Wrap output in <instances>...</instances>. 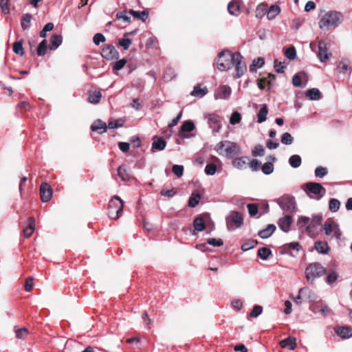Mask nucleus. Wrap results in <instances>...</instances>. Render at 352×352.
Instances as JSON below:
<instances>
[{"mask_svg": "<svg viewBox=\"0 0 352 352\" xmlns=\"http://www.w3.org/2000/svg\"><path fill=\"white\" fill-rule=\"evenodd\" d=\"M306 74L305 72H300L296 74L292 78V84L296 87H299L301 86L302 77L305 76Z\"/></svg>", "mask_w": 352, "mask_h": 352, "instance_id": "obj_40", "label": "nucleus"}, {"mask_svg": "<svg viewBox=\"0 0 352 352\" xmlns=\"http://www.w3.org/2000/svg\"><path fill=\"white\" fill-rule=\"evenodd\" d=\"M195 129V125L194 122L191 120L184 121L181 127L180 131L179 132V136L182 139H188L192 137V135H189L186 133V132H191Z\"/></svg>", "mask_w": 352, "mask_h": 352, "instance_id": "obj_13", "label": "nucleus"}, {"mask_svg": "<svg viewBox=\"0 0 352 352\" xmlns=\"http://www.w3.org/2000/svg\"><path fill=\"white\" fill-rule=\"evenodd\" d=\"M276 229L275 225L269 224L265 229L259 231L258 235L261 239H267L275 232Z\"/></svg>", "mask_w": 352, "mask_h": 352, "instance_id": "obj_24", "label": "nucleus"}, {"mask_svg": "<svg viewBox=\"0 0 352 352\" xmlns=\"http://www.w3.org/2000/svg\"><path fill=\"white\" fill-rule=\"evenodd\" d=\"M264 64V60L262 58H258L254 59L252 62V64L250 65V69L252 70L253 68H261Z\"/></svg>", "mask_w": 352, "mask_h": 352, "instance_id": "obj_64", "label": "nucleus"}, {"mask_svg": "<svg viewBox=\"0 0 352 352\" xmlns=\"http://www.w3.org/2000/svg\"><path fill=\"white\" fill-rule=\"evenodd\" d=\"M228 10L231 15H239L240 13V2L237 0L230 1L228 6Z\"/></svg>", "mask_w": 352, "mask_h": 352, "instance_id": "obj_25", "label": "nucleus"}, {"mask_svg": "<svg viewBox=\"0 0 352 352\" xmlns=\"http://www.w3.org/2000/svg\"><path fill=\"white\" fill-rule=\"evenodd\" d=\"M305 191L307 196L316 200H320L326 193V189L317 182H307Z\"/></svg>", "mask_w": 352, "mask_h": 352, "instance_id": "obj_7", "label": "nucleus"}, {"mask_svg": "<svg viewBox=\"0 0 352 352\" xmlns=\"http://www.w3.org/2000/svg\"><path fill=\"white\" fill-rule=\"evenodd\" d=\"M280 12V8L278 6L272 5L270 7L267 12V18L269 20L274 19Z\"/></svg>", "mask_w": 352, "mask_h": 352, "instance_id": "obj_33", "label": "nucleus"}, {"mask_svg": "<svg viewBox=\"0 0 352 352\" xmlns=\"http://www.w3.org/2000/svg\"><path fill=\"white\" fill-rule=\"evenodd\" d=\"M306 96L310 100H318L321 98V93L318 89L311 88L306 91Z\"/></svg>", "mask_w": 352, "mask_h": 352, "instance_id": "obj_30", "label": "nucleus"}, {"mask_svg": "<svg viewBox=\"0 0 352 352\" xmlns=\"http://www.w3.org/2000/svg\"><path fill=\"white\" fill-rule=\"evenodd\" d=\"M217 67L221 72H224L234 67V77H241L246 70L243 57L239 52L232 53L229 50H222L217 57Z\"/></svg>", "mask_w": 352, "mask_h": 352, "instance_id": "obj_1", "label": "nucleus"}, {"mask_svg": "<svg viewBox=\"0 0 352 352\" xmlns=\"http://www.w3.org/2000/svg\"><path fill=\"white\" fill-rule=\"evenodd\" d=\"M16 337L18 339H24V338L28 334V329L23 327L21 329H18L15 331Z\"/></svg>", "mask_w": 352, "mask_h": 352, "instance_id": "obj_59", "label": "nucleus"}, {"mask_svg": "<svg viewBox=\"0 0 352 352\" xmlns=\"http://www.w3.org/2000/svg\"><path fill=\"white\" fill-rule=\"evenodd\" d=\"M292 222V217L289 214H287L280 218L278 223L280 230L285 232H288L290 230V226Z\"/></svg>", "mask_w": 352, "mask_h": 352, "instance_id": "obj_16", "label": "nucleus"}, {"mask_svg": "<svg viewBox=\"0 0 352 352\" xmlns=\"http://www.w3.org/2000/svg\"><path fill=\"white\" fill-rule=\"evenodd\" d=\"M231 88L228 85H221L218 87L214 93V98L217 99H228L231 94Z\"/></svg>", "mask_w": 352, "mask_h": 352, "instance_id": "obj_15", "label": "nucleus"}, {"mask_svg": "<svg viewBox=\"0 0 352 352\" xmlns=\"http://www.w3.org/2000/svg\"><path fill=\"white\" fill-rule=\"evenodd\" d=\"M279 344L282 348L294 350L296 346V338L294 337H288L280 340Z\"/></svg>", "mask_w": 352, "mask_h": 352, "instance_id": "obj_22", "label": "nucleus"}, {"mask_svg": "<svg viewBox=\"0 0 352 352\" xmlns=\"http://www.w3.org/2000/svg\"><path fill=\"white\" fill-rule=\"evenodd\" d=\"M340 207V201L337 199L332 198L329 200V209L332 212H337Z\"/></svg>", "mask_w": 352, "mask_h": 352, "instance_id": "obj_39", "label": "nucleus"}, {"mask_svg": "<svg viewBox=\"0 0 352 352\" xmlns=\"http://www.w3.org/2000/svg\"><path fill=\"white\" fill-rule=\"evenodd\" d=\"M285 56L289 60H294L296 56V51L294 47H290L285 51Z\"/></svg>", "mask_w": 352, "mask_h": 352, "instance_id": "obj_52", "label": "nucleus"}, {"mask_svg": "<svg viewBox=\"0 0 352 352\" xmlns=\"http://www.w3.org/2000/svg\"><path fill=\"white\" fill-rule=\"evenodd\" d=\"M276 202L284 212L292 213L297 210V204L294 196L284 195L277 199Z\"/></svg>", "mask_w": 352, "mask_h": 352, "instance_id": "obj_6", "label": "nucleus"}, {"mask_svg": "<svg viewBox=\"0 0 352 352\" xmlns=\"http://www.w3.org/2000/svg\"><path fill=\"white\" fill-rule=\"evenodd\" d=\"M263 307L261 305H254L249 316L251 318H257L262 314Z\"/></svg>", "mask_w": 352, "mask_h": 352, "instance_id": "obj_51", "label": "nucleus"}, {"mask_svg": "<svg viewBox=\"0 0 352 352\" xmlns=\"http://www.w3.org/2000/svg\"><path fill=\"white\" fill-rule=\"evenodd\" d=\"M217 171V166L215 164L210 163L208 164L205 167V173L208 175H213Z\"/></svg>", "mask_w": 352, "mask_h": 352, "instance_id": "obj_56", "label": "nucleus"}, {"mask_svg": "<svg viewBox=\"0 0 352 352\" xmlns=\"http://www.w3.org/2000/svg\"><path fill=\"white\" fill-rule=\"evenodd\" d=\"M208 93L206 87L201 88L199 86H195L193 90L191 91L190 95L195 97L201 98Z\"/></svg>", "mask_w": 352, "mask_h": 352, "instance_id": "obj_34", "label": "nucleus"}, {"mask_svg": "<svg viewBox=\"0 0 352 352\" xmlns=\"http://www.w3.org/2000/svg\"><path fill=\"white\" fill-rule=\"evenodd\" d=\"M126 63V60L125 58L120 59V60L116 61V63H114L113 69V70H116V71L120 70L125 66Z\"/></svg>", "mask_w": 352, "mask_h": 352, "instance_id": "obj_61", "label": "nucleus"}, {"mask_svg": "<svg viewBox=\"0 0 352 352\" xmlns=\"http://www.w3.org/2000/svg\"><path fill=\"white\" fill-rule=\"evenodd\" d=\"M193 226L198 232H202L205 230V223L201 217H196L193 221Z\"/></svg>", "mask_w": 352, "mask_h": 352, "instance_id": "obj_36", "label": "nucleus"}, {"mask_svg": "<svg viewBox=\"0 0 352 352\" xmlns=\"http://www.w3.org/2000/svg\"><path fill=\"white\" fill-rule=\"evenodd\" d=\"M324 234L329 239H336L340 240L342 236V232L337 222L332 219H327L322 225Z\"/></svg>", "mask_w": 352, "mask_h": 352, "instance_id": "obj_8", "label": "nucleus"}, {"mask_svg": "<svg viewBox=\"0 0 352 352\" xmlns=\"http://www.w3.org/2000/svg\"><path fill=\"white\" fill-rule=\"evenodd\" d=\"M54 25L52 23H47L43 30L40 32V36L41 38H45L47 36V32L53 30Z\"/></svg>", "mask_w": 352, "mask_h": 352, "instance_id": "obj_55", "label": "nucleus"}, {"mask_svg": "<svg viewBox=\"0 0 352 352\" xmlns=\"http://www.w3.org/2000/svg\"><path fill=\"white\" fill-rule=\"evenodd\" d=\"M35 226V220L34 217H30L28 219V226L23 229L25 237L29 238L33 233Z\"/></svg>", "mask_w": 352, "mask_h": 352, "instance_id": "obj_26", "label": "nucleus"}, {"mask_svg": "<svg viewBox=\"0 0 352 352\" xmlns=\"http://www.w3.org/2000/svg\"><path fill=\"white\" fill-rule=\"evenodd\" d=\"M294 139L289 133H284L281 136V143L285 145H290L293 143Z\"/></svg>", "mask_w": 352, "mask_h": 352, "instance_id": "obj_49", "label": "nucleus"}, {"mask_svg": "<svg viewBox=\"0 0 352 352\" xmlns=\"http://www.w3.org/2000/svg\"><path fill=\"white\" fill-rule=\"evenodd\" d=\"M309 309L315 314L320 313L322 316H327L330 312V309L329 307L323 304H313L310 306Z\"/></svg>", "mask_w": 352, "mask_h": 352, "instance_id": "obj_18", "label": "nucleus"}, {"mask_svg": "<svg viewBox=\"0 0 352 352\" xmlns=\"http://www.w3.org/2000/svg\"><path fill=\"white\" fill-rule=\"evenodd\" d=\"M47 41L43 40L37 47V54L39 56H43L47 52Z\"/></svg>", "mask_w": 352, "mask_h": 352, "instance_id": "obj_45", "label": "nucleus"}, {"mask_svg": "<svg viewBox=\"0 0 352 352\" xmlns=\"http://www.w3.org/2000/svg\"><path fill=\"white\" fill-rule=\"evenodd\" d=\"M40 195L42 202H48L52 199V189L47 182L41 184Z\"/></svg>", "mask_w": 352, "mask_h": 352, "instance_id": "obj_14", "label": "nucleus"}, {"mask_svg": "<svg viewBox=\"0 0 352 352\" xmlns=\"http://www.w3.org/2000/svg\"><path fill=\"white\" fill-rule=\"evenodd\" d=\"M13 51L15 54H19L20 56H23L24 54L22 40L14 43Z\"/></svg>", "mask_w": 352, "mask_h": 352, "instance_id": "obj_44", "label": "nucleus"}, {"mask_svg": "<svg viewBox=\"0 0 352 352\" xmlns=\"http://www.w3.org/2000/svg\"><path fill=\"white\" fill-rule=\"evenodd\" d=\"M272 254L270 248L263 247L258 250V256L263 260H266Z\"/></svg>", "mask_w": 352, "mask_h": 352, "instance_id": "obj_43", "label": "nucleus"}, {"mask_svg": "<svg viewBox=\"0 0 352 352\" xmlns=\"http://www.w3.org/2000/svg\"><path fill=\"white\" fill-rule=\"evenodd\" d=\"M227 228L229 230H233L235 228L241 227L243 224V219L240 212L237 211H230L226 218Z\"/></svg>", "mask_w": 352, "mask_h": 352, "instance_id": "obj_10", "label": "nucleus"}, {"mask_svg": "<svg viewBox=\"0 0 352 352\" xmlns=\"http://www.w3.org/2000/svg\"><path fill=\"white\" fill-rule=\"evenodd\" d=\"M327 169L325 167L318 166L315 169V176L316 177L322 178L327 174Z\"/></svg>", "mask_w": 352, "mask_h": 352, "instance_id": "obj_54", "label": "nucleus"}, {"mask_svg": "<svg viewBox=\"0 0 352 352\" xmlns=\"http://www.w3.org/2000/svg\"><path fill=\"white\" fill-rule=\"evenodd\" d=\"M339 276L338 273L335 270H329L326 277V282L328 284H332L336 281Z\"/></svg>", "mask_w": 352, "mask_h": 352, "instance_id": "obj_41", "label": "nucleus"}, {"mask_svg": "<svg viewBox=\"0 0 352 352\" xmlns=\"http://www.w3.org/2000/svg\"><path fill=\"white\" fill-rule=\"evenodd\" d=\"M102 98L100 91H94L89 95L88 101L91 104H98Z\"/></svg>", "mask_w": 352, "mask_h": 352, "instance_id": "obj_35", "label": "nucleus"}, {"mask_svg": "<svg viewBox=\"0 0 352 352\" xmlns=\"http://www.w3.org/2000/svg\"><path fill=\"white\" fill-rule=\"evenodd\" d=\"M252 155L254 157L263 156L265 154L263 146L261 144L256 145L252 152Z\"/></svg>", "mask_w": 352, "mask_h": 352, "instance_id": "obj_53", "label": "nucleus"}, {"mask_svg": "<svg viewBox=\"0 0 352 352\" xmlns=\"http://www.w3.org/2000/svg\"><path fill=\"white\" fill-rule=\"evenodd\" d=\"M318 57L320 62H325L329 59V55L327 53V45L324 41H320L318 45Z\"/></svg>", "mask_w": 352, "mask_h": 352, "instance_id": "obj_17", "label": "nucleus"}, {"mask_svg": "<svg viewBox=\"0 0 352 352\" xmlns=\"http://www.w3.org/2000/svg\"><path fill=\"white\" fill-rule=\"evenodd\" d=\"M256 243H257L255 241H246V242H245L244 243L242 244L241 250L243 252H246V251H248V250H249L250 249L254 248Z\"/></svg>", "mask_w": 352, "mask_h": 352, "instance_id": "obj_58", "label": "nucleus"}, {"mask_svg": "<svg viewBox=\"0 0 352 352\" xmlns=\"http://www.w3.org/2000/svg\"><path fill=\"white\" fill-rule=\"evenodd\" d=\"M32 19V15L30 13L23 14L21 16V25L23 30L30 28V22Z\"/></svg>", "mask_w": 352, "mask_h": 352, "instance_id": "obj_29", "label": "nucleus"}, {"mask_svg": "<svg viewBox=\"0 0 352 352\" xmlns=\"http://www.w3.org/2000/svg\"><path fill=\"white\" fill-rule=\"evenodd\" d=\"M248 157H236L232 161V166L238 169H244L247 167Z\"/></svg>", "mask_w": 352, "mask_h": 352, "instance_id": "obj_28", "label": "nucleus"}, {"mask_svg": "<svg viewBox=\"0 0 352 352\" xmlns=\"http://www.w3.org/2000/svg\"><path fill=\"white\" fill-rule=\"evenodd\" d=\"M248 213L251 217L255 216L258 212V206L255 204H249L247 206Z\"/></svg>", "mask_w": 352, "mask_h": 352, "instance_id": "obj_63", "label": "nucleus"}, {"mask_svg": "<svg viewBox=\"0 0 352 352\" xmlns=\"http://www.w3.org/2000/svg\"><path fill=\"white\" fill-rule=\"evenodd\" d=\"M101 56L107 60H113L118 58L119 53L113 45L107 44L102 48Z\"/></svg>", "mask_w": 352, "mask_h": 352, "instance_id": "obj_11", "label": "nucleus"}, {"mask_svg": "<svg viewBox=\"0 0 352 352\" xmlns=\"http://www.w3.org/2000/svg\"><path fill=\"white\" fill-rule=\"evenodd\" d=\"M207 243L214 247H220L223 244V241L221 239L210 238L207 240Z\"/></svg>", "mask_w": 352, "mask_h": 352, "instance_id": "obj_57", "label": "nucleus"}, {"mask_svg": "<svg viewBox=\"0 0 352 352\" xmlns=\"http://www.w3.org/2000/svg\"><path fill=\"white\" fill-rule=\"evenodd\" d=\"M129 13L132 15L133 17L137 18L138 19L142 20V21H146V20L148 17V12L146 10H143L142 12H138L133 10H130Z\"/></svg>", "mask_w": 352, "mask_h": 352, "instance_id": "obj_31", "label": "nucleus"}, {"mask_svg": "<svg viewBox=\"0 0 352 352\" xmlns=\"http://www.w3.org/2000/svg\"><path fill=\"white\" fill-rule=\"evenodd\" d=\"M300 297L303 299L311 300L312 292L308 287H303L299 290Z\"/></svg>", "mask_w": 352, "mask_h": 352, "instance_id": "obj_47", "label": "nucleus"}, {"mask_svg": "<svg viewBox=\"0 0 352 352\" xmlns=\"http://www.w3.org/2000/svg\"><path fill=\"white\" fill-rule=\"evenodd\" d=\"M241 121V115L238 111L232 113L230 118V123L232 125L236 124Z\"/></svg>", "mask_w": 352, "mask_h": 352, "instance_id": "obj_50", "label": "nucleus"}, {"mask_svg": "<svg viewBox=\"0 0 352 352\" xmlns=\"http://www.w3.org/2000/svg\"><path fill=\"white\" fill-rule=\"evenodd\" d=\"M261 170L265 175H270L274 171V165L272 162H265L261 166Z\"/></svg>", "mask_w": 352, "mask_h": 352, "instance_id": "obj_46", "label": "nucleus"}, {"mask_svg": "<svg viewBox=\"0 0 352 352\" xmlns=\"http://www.w3.org/2000/svg\"><path fill=\"white\" fill-rule=\"evenodd\" d=\"M343 20L342 14L336 11L325 12L320 19L318 25L323 31H329L338 27Z\"/></svg>", "mask_w": 352, "mask_h": 352, "instance_id": "obj_2", "label": "nucleus"}, {"mask_svg": "<svg viewBox=\"0 0 352 352\" xmlns=\"http://www.w3.org/2000/svg\"><path fill=\"white\" fill-rule=\"evenodd\" d=\"M132 43L131 39L126 38L124 35V37L120 39L119 45L123 48L124 50H127Z\"/></svg>", "mask_w": 352, "mask_h": 352, "instance_id": "obj_48", "label": "nucleus"}, {"mask_svg": "<svg viewBox=\"0 0 352 352\" xmlns=\"http://www.w3.org/2000/svg\"><path fill=\"white\" fill-rule=\"evenodd\" d=\"M105 40V36L101 33L96 34L93 38V42L96 45H98L100 43H104Z\"/></svg>", "mask_w": 352, "mask_h": 352, "instance_id": "obj_60", "label": "nucleus"}, {"mask_svg": "<svg viewBox=\"0 0 352 352\" xmlns=\"http://www.w3.org/2000/svg\"><path fill=\"white\" fill-rule=\"evenodd\" d=\"M336 334L343 339H346L352 337V329L348 327H338L335 329Z\"/></svg>", "mask_w": 352, "mask_h": 352, "instance_id": "obj_23", "label": "nucleus"}, {"mask_svg": "<svg viewBox=\"0 0 352 352\" xmlns=\"http://www.w3.org/2000/svg\"><path fill=\"white\" fill-rule=\"evenodd\" d=\"M118 175L122 181H128L130 179V174L126 166H120L118 168Z\"/></svg>", "mask_w": 352, "mask_h": 352, "instance_id": "obj_32", "label": "nucleus"}, {"mask_svg": "<svg viewBox=\"0 0 352 352\" xmlns=\"http://www.w3.org/2000/svg\"><path fill=\"white\" fill-rule=\"evenodd\" d=\"M214 149L219 155L228 158H232L234 155H239L241 153L238 144L228 140L219 142L216 144Z\"/></svg>", "mask_w": 352, "mask_h": 352, "instance_id": "obj_4", "label": "nucleus"}, {"mask_svg": "<svg viewBox=\"0 0 352 352\" xmlns=\"http://www.w3.org/2000/svg\"><path fill=\"white\" fill-rule=\"evenodd\" d=\"M200 199L201 196L199 194H192L189 198L188 206L190 208H195L199 204Z\"/></svg>", "mask_w": 352, "mask_h": 352, "instance_id": "obj_42", "label": "nucleus"}, {"mask_svg": "<svg viewBox=\"0 0 352 352\" xmlns=\"http://www.w3.org/2000/svg\"><path fill=\"white\" fill-rule=\"evenodd\" d=\"M166 145V142L163 138H159L157 136H155L153 138V143H152L151 150L153 151H162L165 148Z\"/></svg>", "mask_w": 352, "mask_h": 352, "instance_id": "obj_19", "label": "nucleus"}, {"mask_svg": "<svg viewBox=\"0 0 352 352\" xmlns=\"http://www.w3.org/2000/svg\"><path fill=\"white\" fill-rule=\"evenodd\" d=\"M205 117L208 119V123L212 131L218 133L222 126L220 116L214 113H209Z\"/></svg>", "mask_w": 352, "mask_h": 352, "instance_id": "obj_12", "label": "nucleus"}, {"mask_svg": "<svg viewBox=\"0 0 352 352\" xmlns=\"http://www.w3.org/2000/svg\"><path fill=\"white\" fill-rule=\"evenodd\" d=\"M301 157L298 155H293L289 158V164L294 168H298L301 165Z\"/></svg>", "mask_w": 352, "mask_h": 352, "instance_id": "obj_37", "label": "nucleus"}, {"mask_svg": "<svg viewBox=\"0 0 352 352\" xmlns=\"http://www.w3.org/2000/svg\"><path fill=\"white\" fill-rule=\"evenodd\" d=\"M123 206V201L119 197L114 196L108 204L109 216L113 219H118L122 214Z\"/></svg>", "mask_w": 352, "mask_h": 352, "instance_id": "obj_9", "label": "nucleus"}, {"mask_svg": "<svg viewBox=\"0 0 352 352\" xmlns=\"http://www.w3.org/2000/svg\"><path fill=\"white\" fill-rule=\"evenodd\" d=\"M327 272L326 269L320 263H312L305 269V277L309 283H313L316 278H320Z\"/></svg>", "mask_w": 352, "mask_h": 352, "instance_id": "obj_5", "label": "nucleus"}, {"mask_svg": "<svg viewBox=\"0 0 352 352\" xmlns=\"http://www.w3.org/2000/svg\"><path fill=\"white\" fill-rule=\"evenodd\" d=\"M63 38L60 34H54L50 40L49 48L51 50H56L62 43Z\"/></svg>", "mask_w": 352, "mask_h": 352, "instance_id": "obj_21", "label": "nucleus"}, {"mask_svg": "<svg viewBox=\"0 0 352 352\" xmlns=\"http://www.w3.org/2000/svg\"><path fill=\"white\" fill-rule=\"evenodd\" d=\"M322 220V217L321 215H315L312 219L301 216L298 219V225H299L300 228L305 226L307 235L311 238H315L318 235L316 228L321 225Z\"/></svg>", "mask_w": 352, "mask_h": 352, "instance_id": "obj_3", "label": "nucleus"}, {"mask_svg": "<svg viewBox=\"0 0 352 352\" xmlns=\"http://www.w3.org/2000/svg\"><path fill=\"white\" fill-rule=\"evenodd\" d=\"M107 129V124L99 120L91 126V129L93 131H98V133L102 134L105 133Z\"/></svg>", "mask_w": 352, "mask_h": 352, "instance_id": "obj_27", "label": "nucleus"}, {"mask_svg": "<svg viewBox=\"0 0 352 352\" xmlns=\"http://www.w3.org/2000/svg\"><path fill=\"white\" fill-rule=\"evenodd\" d=\"M315 250L321 254H327L329 251V246L326 241H316L314 243Z\"/></svg>", "mask_w": 352, "mask_h": 352, "instance_id": "obj_20", "label": "nucleus"}, {"mask_svg": "<svg viewBox=\"0 0 352 352\" xmlns=\"http://www.w3.org/2000/svg\"><path fill=\"white\" fill-rule=\"evenodd\" d=\"M268 113L267 108L266 105H264L261 109L259 110L258 114H257V122L258 123H262L265 122L267 119V115Z\"/></svg>", "mask_w": 352, "mask_h": 352, "instance_id": "obj_38", "label": "nucleus"}, {"mask_svg": "<svg viewBox=\"0 0 352 352\" xmlns=\"http://www.w3.org/2000/svg\"><path fill=\"white\" fill-rule=\"evenodd\" d=\"M173 172L174 174L178 177H180L183 175L184 173V167L182 165H173L172 168Z\"/></svg>", "mask_w": 352, "mask_h": 352, "instance_id": "obj_62", "label": "nucleus"}]
</instances>
